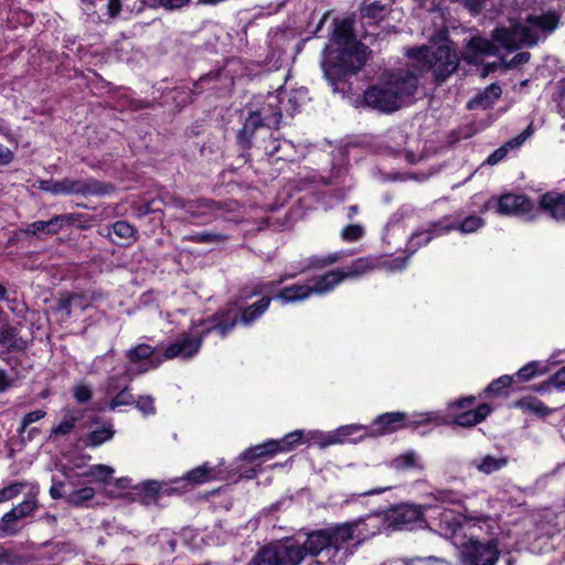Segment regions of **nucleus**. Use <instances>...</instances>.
<instances>
[{"label": "nucleus", "instance_id": "51", "mask_svg": "<svg viewBox=\"0 0 565 565\" xmlns=\"http://www.w3.org/2000/svg\"><path fill=\"white\" fill-rule=\"evenodd\" d=\"M135 404L143 415H152L156 412L154 399L149 395L140 396Z\"/></svg>", "mask_w": 565, "mask_h": 565}, {"label": "nucleus", "instance_id": "14", "mask_svg": "<svg viewBox=\"0 0 565 565\" xmlns=\"http://www.w3.org/2000/svg\"><path fill=\"white\" fill-rule=\"evenodd\" d=\"M132 371L126 370L121 375L110 376L104 387L105 396L108 399L107 408L116 411L121 406L135 404L134 395L130 393V375Z\"/></svg>", "mask_w": 565, "mask_h": 565}, {"label": "nucleus", "instance_id": "30", "mask_svg": "<svg viewBox=\"0 0 565 565\" xmlns=\"http://www.w3.org/2000/svg\"><path fill=\"white\" fill-rule=\"evenodd\" d=\"M363 431L365 436H367V426L360 424H351L341 426L334 433L323 437L320 441L322 446L334 445L339 443H343L349 436L352 434Z\"/></svg>", "mask_w": 565, "mask_h": 565}, {"label": "nucleus", "instance_id": "42", "mask_svg": "<svg viewBox=\"0 0 565 565\" xmlns=\"http://www.w3.org/2000/svg\"><path fill=\"white\" fill-rule=\"evenodd\" d=\"M520 408L541 415L546 416L552 413V409L548 408L546 405H544L540 399L536 397H524L516 404Z\"/></svg>", "mask_w": 565, "mask_h": 565}, {"label": "nucleus", "instance_id": "12", "mask_svg": "<svg viewBox=\"0 0 565 565\" xmlns=\"http://www.w3.org/2000/svg\"><path fill=\"white\" fill-rule=\"evenodd\" d=\"M484 210H494L500 215H513L526 220L535 217L534 204L525 195L516 193L492 196L484 203Z\"/></svg>", "mask_w": 565, "mask_h": 565}, {"label": "nucleus", "instance_id": "60", "mask_svg": "<svg viewBox=\"0 0 565 565\" xmlns=\"http://www.w3.org/2000/svg\"><path fill=\"white\" fill-rule=\"evenodd\" d=\"M294 275L288 276V278H292ZM287 277L280 278L277 282L269 281L255 287L253 295H259L262 292H271L278 285H280Z\"/></svg>", "mask_w": 565, "mask_h": 565}, {"label": "nucleus", "instance_id": "11", "mask_svg": "<svg viewBox=\"0 0 565 565\" xmlns=\"http://www.w3.org/2000/svg\"><path fill=\"white\" fill-rule=\"evenodd\" d=\"M39 189L54 195L60 194H83V195H99L108 191V186L100 183L95 179L74 180H41L39 181Z\"/></svg>", "mask_w": 565, "mask_h": 565}, {"label": "nucleus", "instance_id": "5", "mask_svg": "<svg viewBox=\"0 0 565 565\" xmlns=\"http://www.w3.org/2000/svg\"><path fill=\"white\" fill-rule=\"evenodd\" d=\"M433 498L436 503H426L427 524L438 525L443 535L452 539L454 544L459 545L476 525L470 522L462 523L460 513L447 508L446 504L460 505L463 497L451 490H439Z\"/></svg>", "mask_w": 565, "mask_h": 565}, {"label": "nucleus", "instance_id": "17", "mask_svg": "<svg viewBox=\"0 0 565 565\" xmlns=\"http://www.w3.org/2000/svg\"><path fill=\"white\" fill-rule=\"evenodd\" d=\"M361 525L362 523H345L337 526L330 534V545L332 546V557L337 559L340 552L348 556L352 553L347 547V544L351 541H355L356 544L361 543Z\"/></svg>", "mask_w": 565, "mask_h": 565}, {"label": "nucleus", "instance_id": "4", "mask_svg": "<svg viewBox=\"0 0 565 565\" xmlns=\"http://www.w3.org/2000/svg\"><path fill=\"white\" fill-rule=\"evenodd\" d=\"M237 321L238 312L234 308L218 312L213 321L193 326L191 332L183 333L178 340L167 345L162 353L163 359L193 358L200 351L204 335L216 331L221 337H225L236 326Z\"/></svg>", "mask_w": 565, "mask_h": 565}, {"label": "nucleus", "instance_id": "46", "mask_svg": "<svg viewBox=\"0 0 565 565\" xmlns=\"http://www.w3.org/2000/svg\"><path fill=\"white\" fill-rule=\"evenodd\" d=\"M114 436V431L109 428H100L93 430L86 438V445L90 447H97L103 443L110 440Z\"/></svg>", "mask_w": 565, "mask_h": 565}, {"label": "nucleus", "instance_id": "10", "mask_svg": "<svg viewBox=\"0 0 565 565\" xmlns=\"http://www.w3.org/2000/svg\"><path fill=\"white\" fill-rule=\"evenodd\" d=\"M255 558L257 565H299L303 548L292 539H286L263 547Z\"/></svg>", "mask_w": 565, "mask_h": 565}, {"label": "nucleus", "instance_id": "55", "mask_svg": "<svg viewBox=\"0 0 565 565\" xmlns=\"http://www.w3.org/2000/svg\"><path fill=\"white\" fill-rule=\"evenodd\" d=\"M512 384V377L509 375H503L499 377L498 380L491 382L487 388L486 392L488 393H500L502 388L509 387Z\"/></svg>", "mask_w": 565, "mask_h": 565}, {"label": "nucleus", "instance_id": "61", "mask_svg": "<svg viewBox=\"0 0 565 565\" xmlns=\"http://www.w3.org/2000/svg\"><path fill=\"white\" fill-rule=\"evenodd\" d=\"M71 301H73V309H78L81 311H84L90 306V299L83 294H73V299Z\"/></svg>", "mask_w": 565, "mask_h": 565}, {"label": "nucleus", "instance_id": "16", "mask_svg": "<svg viewBox=\"0 0 565 565\" xmlns=\"http://www.w3.org/2000/svg\"><path fill=\"white\" fill-rule=\"evenodd\" d=\"M154 353L156 349L146 343L138 344L127 351L126 356L131 364L127 370L132 371L130 375L134 376L150 369H156L162 362V359H157Z\"/></svg>", "mask_w": 565, "mask_h": 565}, {"label": "nucleus", "instance_id": "49", "mask_svg": "<svg viewBox=\"0 0 565 565\" xmlns=\"http://www.w3.org/2000/svg\"><path fill=\"white\" fill-rule=\"evenodd\" d=\"M363 235L364 228L360 224L348 225L341 231V238L345 242H356Z\"/></svg>", "mask_w": 565, "mask_h": 565}, {"label": "nucleus", "instance_id": "56", "mask_svg": "<svg viewBox=\"0 0 565 565\" xmlns=\"http://www.w3.org/2000/svg\"><path fill=\"white\" fill-rule=\"evenodd\" d=\"M76 418L73 416L65 417L54 429L55 435H67L75 426Z\"/></svg>", "mask_w": 565, "mask_h": 565}, {"label": "nucleus", "instance_id": "44", "mask_svg": "<svg viewBox=\"0 0 565 565\" xmlns=\"http://www.w3.org/2000/svg\"><path fill=\"white\" fill-rule=\"evenodd\" d=\"M380 514H374L373 516H369L365 520L356 521L355 523H362L361 525V542L365 539L374 535L381 527L382 519L379 516Z\"/></svg>", "mask_w": 565, "mask_h": 565}, {"label": "nucleus", "instance_id": "45", "mask_svg": "<svg viewBox=\"0 0 565 565\" xmlns=\"http://www.w3.org/2000/svg\"><path fill=\"white\" fill-rule=\"evenodd\" d=\"M380 514H374L373 516H369L365 520L356 521L355 523H362L361 525V542L365 539L374 535L381 527L382 519L379 516Z\"/></svg>", "mask_w": 565, "mask_h": 565}, {"label": "nucleus", "instance_id": "32", "mask_svg": "<svg viewBox=\"0 0 565 565\" xmlns=\"http://www.w3.org/2000/svg\"><path fill=\"white\" fill-rule=\"evenodd\" d=\"M343 281V276L340 270L329 271L321 277L315 279L313 284L310 285L312 292L317 295H324L334 289L340 282Z\"/></svg>", "mask_w": 565, "mask_h": 565}, {"label": "nucleus", "instance_id": "27", "mask_svg": "<svg viewBox=\"0 0 565 565\" xmlns=\"http://www.w3.org/2000/svg\"><path fill=\"white\" fill-rule=\"evenodd\" d=\"M491 411L492 408L489 404H481L476 409H467L455 415V423L459 426L471 427L481 423Z\"/></svg>", "mask_w": 565, "mask_h": 565}, {"label": "nucleus", "instance_id": "59", "mask_svg": "<svg viewBox=\"0 0 565 565\" xmlns=\"http://www.w3.org/2000/svg\"><path fill=\"white\" fill-rule=\"evenodd\" d=\"M536 370H537V363L531 362V363L524 365L522 369H520L519 372L516 373V375L520 379H522L523 381H529L535 375Z\"/></svg>", "mask_w": 565, "mask_h": 565}, {"label": "nucleus", "instance_id": "39", "mask_svg": "<svg viewBox=\"0 0 565 565\" xmlns=\"http://www.w3.org/2000/svg\"><path fill=\"white\" fill-rule=\"evenodd\" d=\"M96 491L92 487H84L77 490L70 491L66 495V502L74 507H82L87 501L92 500Z\"/></svg>", "mask_w": 565, "mask_h": 565}, {"label": "nucleus", "instance_id": "63", "mask_svg": "<svg viewBox=\"0 0 565 565\" xmlns=\"http://www.w3.org/2000/svg\"><path fill=\"white\" fill-rule=\"evenodd\" d=\"M460 3L468 9L471 13H479L484 4V0H459Z\"/></svg>", "mask_w": 565, "mask_h": 565}, {"label": "nucleus", "instance_id": "34", "mask_svg": "<svg viewBox=\"0 0 565 565\" xmlns=\"http://www.w3.org/2000/svg\"><path fill=\"white\" fill-rule=\"evenodd\" d=\"M507 465V457H493L490 455H487L481 458H476L471 461V466L484 475H490L492 472L499 471Z\"/></svg>", "mask_w": 565, "mask_h": 565}, {"label": "nucleus", "instance_id": "7", "mask_svg": "<svg viewBox=\"0 0 565 565\" xmlns=\"http://www.w3.org/2000/svg\"><path fill=\"white\" fill-rule=\"evenodd\" d=\"M284 94L268 93L255 96L248 105V117L239 137L249 142L257 129L277 128L282 118Z\"/></svg>", "mask_w": 565, "mask_h": 565}, {"label": "nucleus", "instance_id": "15", "mask_svg": "<svg viewBox=\"0 0 565 565\" xmlns=\"http://www.w3.org/2000/svg\"><path fill=\"white\" fill-rule=\"evenodd\" d=\"M386 515L391 525L398 530L427 524L426 503L423 505L403 503L392 508Z\"/></svg>", "mask_w": 565, "mask_h": 565}, {"label": "nucleus", "instance_id": "48", "mask_svg": "<svg viewBox=\"0 0 565 565\" xmlns=\"http://www.w3.org/2000/svg\"><path fill=\"white\" fill-rule=\"evenodd\" d=\"M225 236L212 232H200L184 237L185 241L201 244L218 243L225 241Z\"/></svg>", "mask_w": 565, "mask_h": 565}, {"label": "nucleus", "instance_id": "38", "mask_svg": "<svg viewBox=\"0 0 565 565\" xmlns=\"http://www.w3.org/2000/svg\"><path fill=\"white\" fill-rule=\"evenodd\" d=\"M387 13L388 9L386 8V6L382 4L379 1L364 4L361 9L362 18L375 23L383 20L387 15Z\"/></svg>", "mask_w": 565, "mask_h": 565}, {"label": "nucleus", "instance_id": "54", "mask_svg": "<svg viewBox=\"0 0 565 565\" xmlns=\"http://www.w3.org/2000/svg\"><path fill=\"white\" fill-rule=\"evenodd\" d=\"M73 395L78 403H86L92 398V388L86 384H77L73 388Z\"/></svg>", "mask_w": 565, "mask_h": 565}, {"label": "nucleus", "instance_id": "35", "mask_svg": "<svg viewBox=\"0 0 565 565\" xmlns=\"http://www.w3.org/2000/svg\"><path fill=\"white\" fill-rule=\"evenodd\" d=\"M375 267V260L372 258L363 257L354 260L351 265L345 268L339 269L344 279H355L366 273L371 271Z\"/></svg>", "mask_w": 565, "mask_h": 565}, {"label": "nucleus", "instance_id": "20", "mask_svg": "<svg viewBox=\"0 0 565 565\" xmlns=\"http://www.w3.org/2000/svg\"><path fill=\"white\" fill-rule=\"evenodd\" d=\"M302 438L301 430H295L290 434H287L281 440H269L262 445H257L254 448H249L244 452V458L247 460H253L255 458L273 455L278 451H288L294 445L300 441Z\"/></svg>", "mask_w": 565, "mask_h": 565}, {"label": "nucleus", "instance_id": "2", "mask_svg": "<svg viewBox=\"0 0 565 565\" xmlns=\"http://www.w3.org/2000/svg\"><path fill=\"white\" fill-rule=\"evenodd\" d=\"M418 87L417 77L407 70H397L384 75L377 84L370 86L363 95L367 107L381 113H393L413 97Z\"/></svg>", "mask_w": 565, "mask_h": 565}, {"label": "nucleus", "instance_id": "53", "mask_svg": "<svg viewBox=\"0 0 565 565\" xmlns=\"http://www.w3.org/2000/svg\"><path fill=\"white\" fill-rule=\"evenodd\" d=\"M135 490L140 493H145L142 502H146L147 499H152L156 497L159 491V484L156 481H147L138 487H135Z\"/></svg>", "mask_w": 565, "mask_h": 565}, {"label": "nucleus", "instance_id": "52", "mask_svg": "<svg viewBox=\"0 0 565 565\" xmlns=\"http://www.w3.org/2000/svg\"><path fill=\"white\" fill-rule=\"evenodd\" d=\"M45 414L46 413L42 409H36V411L25 414L21 420V425H20V429H19L20 434H23L26 430L28 426H30L32 423H35V422L44 418Z\"/></svg>", "mask_w": 565, "mask_h": 565}, {"label": "nucleus", "instance_id": "22", "mask_svg": "<svg viewBox=\"0 0 565 565\" xmlns=\"http://www.w3.org/2000/svg\"><path fill=\"white\" fill-rule=\"evenodd\" d=\"M276 93L284 94L282 115L286 114L290 117L309 99L308 89L305 87L288 89L286 86H279Z\"/></svg>", "mask_w": 565, "mask_h": 565}, {"label": "nucleus", "instance_id": "43", "mask_svg": "<svg viewBox=\"0 0 565 565\" xmlns=\"http://www.w3.org/2000/svg\"><path fill=\"white\" fill-rule=\"evenodd\" d=\"M468 49L476 54L494 55L497 52L495 45L487 39L476 36L468 43Z\"/></svg>", "mask_w": 565, "mask_h": 565}, {"label": "nucleus", "instance_id": "37", "mask_svg": "<svg viewBox=\"0 0 565 565\" xmlns=\"http://www.w3.org/2000/svg\"><path fill=\"white\" fill-rule=\"evenodd\" d=\"M216 478V470L209 466V463H204L200 467L192 469L186 475V480L192 484H200L213 480Z\"/></svg>", "mask_w": 565, "mask_h": 565}, {"label": "nucleus", "instance_id": "13", "mask_svg": "<svg viewBox=\"0 0 565 565\" xmlns=\"http://www.w3.org/2000/svg\"><path fill=\"white\" fill-rule=\"evenodd\" d=\"M470 537L459 542L463 561L469 565H494L499 558V551L492 541L481 542L475 539V530L469 533Z\"/></svg>", "mask_w": 565, "mask_h": 565}, {"label": "nucleus", "instance_id": "33", "mask_svg": "<svg viewBox=\"0 0 565 565\" xmlns=\"http://www.w3.org/2000/svg\"><path fill=\"white\" fill-rule=\"evenodd\" d=\"M270 297L264 296L254 305L244 308L241 312L239 321L245 326L252 324L255 320H257L260 316H263L266 312L270 305Z\"/></svg>", "mask_w": 565, "mask_h": 565}, {"label": "nucleus", "instance_id": "36", "mask_svg": "<svg viewBox=\"0 0 565 565\" xmlns=\"http://www.w3.org/2000/svg\"><path fill=\"white\" fill-rule=\"evenodd\" d=\"M113 233L122 241V244L130 245L138 238V232L130 223L117 221L113 225Z\"/></svg>", "mask_w": 565, "mask_h": 565}, {"label": "nucleus", "instance_id": "40", "mask_svg": "<svg viewBox=\"0 0 565 565\" xmlns=\"http://www.w3.org/2000/svg\"><path fill=\"white\" fill-rule=\"evenodd\" d=\"M114 473V469L107 465H94L83 472V477L89 478L93 481L108 483Z\"/></svg>", "mask_w": 565, "mask_h": 565}, {"label": "nucleus", "instance_id": "64", "mask_svg": "<svg viewBox=\"0 0 565 565\" xmlns=\"http://www.w3.org/2000/svg\"><path fill=\"white\" fill-rule=\"evenodd\" d=\"M552 383L557 388L565 387V366L558 370L552 377Z\"/></svg>", "mask_w": 565, "mask_h": 565}, {"label": "nucleus", "instance_id": "3", "mask_svg": "<svg viewBox=\"0 0 565 565\" xmlns=\"http://www.w3.org/2000/svg\"><path fill=\"white\" fill-rule=\"evenodd\" d=\"M559 14L556 11L532 12L510 29L493 31V39L507 50H516L521 45L533 46L556 30Z\"/></svg>", "mask_w": 565, "mask_h": 565}, {"label": "nucleus", "instance_id": "62", "mask_svg": "<svg viewBox=\"0 0 565 565\" xmlns=\"http://www.w3.org/2000/svg\"><path fill=\"white\" fill-rule=\"evenodd\" d=\"M530 57L531 55L529 52L518 53L509 62H507V67L512 68L525 64L529 62Z\"/></svg>", "mask_w": 565, "mask_h": 565}, {"label": "nucleus", "instance_id": "19", "mask_svg": "<svg viewBox=\"0 0 565 565\" xmlns=\"http://www.w3.org/2000/svg\"><path fill=\"white\" fill-rule=\"evenodd\" d=\"M303 548V556H326L327 561L324 564H335L337 559L332 557V546L330 545V534L326 531H317L308 534L303 544H300ZM322 561L315 562L310 565H322Z\"/></svg>", "mask_w": 565, "mask_h": 565}, {"label": "nucleus", "instance_id": "25", "mask_svg": "<svg viewBox=\"0 0 565 565\" xmlns=\"http://www.w3.org/2000/svg\"><path fill=\"white\" fill-rule=\"evenodd\" d=\"M502 89L497 84H491L482 92L478 93L468 102L469 109H487L493 106L495 100L501 96Z\"/></svg>", "mask_w": 565, "mask_h": 565}, {"label": "nucleus", "instance_id": "21", "mask_svg": "<svg viewBox=\"0 0 565 565\" xmlns=\"http://www.w3.org/2000/svg\"><path fill=\"white\" fill-rule=\"evenodd\" d=\"M77 220L76 214H61L55 215L49 221H36L28 224L24 233L28 235H36L39 233H46L49 235L56 234L64 226L72 224Z\"/></svg>", "mask_w": 565, "mask_h": 565}, {"label": "nucleus", "instance_id": "29", "mask_svg": "<svg viewBox=\"0 0 565 565\" xmlns=\"http://www.w3.org/2000/svg\"><path fill=\"white\" fill-rule=\"evenodd\" d=\"M264 142V150L268 157H277L279 160H287L291 158L294 145L290 141L280 140L270 135V138Z\"/></svg>", "mask_w": 565, "mask_h": 565}, {"label": "nucleus", "instance_id": "18", "mask_svg": "<svg viewBox=\"0 0 565 565\" xmlns=\"http://www.w3.org/2000/svg\"><path fill=\"white\" fill-rule=\"evenodd\" d=\"M38 508L35 495H28L20 504L7 512L0 520L1 537L13 536L19 532V527L14 524Z\"/></svg>", "mask_w": 565, "mask_h": 565}, {"label": "nucleus", "instance_id": "31", "mask_svg": "<svg viewBox=\"0 0 565 565\" xmlns=\"http://www.w3.org/2000/svg\"><path fill=\"white\" fill-rule=\"evenodd\" d=\"M214 206L215 203L213 201L205 199L188 202L183 205V209L188 214L184 220L190 223L194 220H202L203 217H206L212 210H214Z\"/></svg>", "mask_w": 565, "mask_h": 565}, {"label": "nucleus", "instance_id": "41", "mask_svg": "<svg viewBox=\"0 0 565 565\" xmlns=\"http://www.w3.org/2000/svg\"><path fill=\"white\" fill-rule=\"evenodd\" d=\"M0 344L8 349L22 348V341L18 337V332L14 327L4 326L0 329Z\"/></svg>", "mask_w": 565, "mask_h": 565}, {"label": "nucleus", "instance_id": "9", "mask_svg": "<svg viewBox=\"0 0 565 565\" xmlns=\"http://www.w3.org/2000/svg\"><path fill=\"white\" fill-rule=\"evenodd\" d=\"M437 417V414L433 412L413 414L411 416L403 412L384 413L379 415L372 424L367 426V436H383L404 427L415 428L435 422Z\"/></svg>", "mask_w": 565, "mask_h": 565}, {"label": "nucleus", "instance_id": "58", "mask_svg": "<svg viewBox=\"0 0 565 565\" xmlns=\"http://www.w3.org/2000/svg\"><path fill=\"white\" fill-rule=\"evenodd\" d=\"M72 299L73 294H63L57 301L56 309L58 311L65 312V315L70 317L73 310V301H71Z\"/></svg>", "mask_w": 565, "mask_h": 565}, {"label": "nucleus", "instance_id": "50", "mask_svg": "<svg viewBox=\"0 0 565 565\" xmlns=\"http://www.w3.org/2000/svg\"><path fill=\"white\" fill-rule=\"evenodd\" d=\"M24 487L22 482L11 483L8 487L0 489V503L12 500L19 495Z\"/></svg>", "mask_w": 565, "mask_h": 565}, {"label": "nucleus", "instance_id": "23", "mask_svg": "<svg viewBox=\"0 0 565 565\" xmlns=\"http://www.w3.org/2000/svg\"><path fill=\"white\" fill-rule=\"evenodd\" d=\"M540 209L557 222H565V194L548 192L541 196Z\"/></svg>", "mask_w": 565, "mask_h": 565}, {"label": "nucleus", "instance_id": "24", "mask_svg": "<svg viewBox=\"0 0 565 565\" xmlns=\"http://www.w3.org/2000/svg\"><path fill=\"white\" fill-rule=\"evenodd\" d=\"M533 134L532 125L527 126V128L521 132L515 138L509 140L503 146L494 150L486 160V162L490 166H494L502 161L511 149L519 148L529 137Z\"/></svg>", "mask_w": 565, "mask_h": 565}, {"label": "nucleus", "instance_id": "1", "mask_svg": "<svg viewBox=\"0 0 565 565\" xmlns=\"http://www.w3.org/2000/svg\"><path fill=\"white\" fill-rule=\"evenodd\" d=\"M323 52L321 66L330 81L356 73L369 56L367 47L355 40L352 23L348 20L335 24L331 43L324 47Z\"/></svg>", "mask_w": 565, "mask_h": 565}, {"label": "nucleus", "instance_id": "57", "mask_svg": "<svg viewBox=\"0 0 565 565\" xmlns=\"http://www.w3.org/2000/svg\"><path fill=\"white\" fill-rule=\"evenodd\" d=\"M157 6L164 8L166 10L173 11L179 10L188 6L191 0H153Z\"/></svg>", "mask_w": 565, "mask_h": 565}, {"label": "nucleus", "instance_id": "47", "mask_svg": "<svg viewBox=\"0 0 565 565\" xmlns=\"http://www.w3.org/2000/svg\"><path fill=\"white\" fill-rule=\"evenodd\" d=\"M341 259L340 253L328 254L324 257L312 256L308 259V264L306 268H323L326 266L332 265Z\"/></svg>", "mask_w": 565, "mask_h": 565}, {"label": "nucleus", "instance_id": "8", "mask_svg": "<svg viewBox=\"0 0 565 565\" xmlns=\"http://www.w3.org/2000/svg\"><path fill=\"white\" fill-rule=\"evenodd\" d=\"M484 221L476 215L466 217L459 226L450 216L431 223L428 228L415 232L408 241V249L415 252L423 245L428 244L433 238L447 234L448 232L459 228L465 234H470L482 227Z\"/></svg>", "mask_w": 565, "mask_h": 565}, {"label": "nucleus", "instance_id": "26", "mask_svg": "<svg viewBox=\"0 0 565 565\" xmlns=\"http://www.w3.org/2000/svg\"><path fill=\"white\" fill-rule=\"evenodd\" d=\"M388 466L390 468L398 472L412 470L422 471L424 469V465L420 460V457L414 450H409L399 456H396L390 461Z\"/></svg>", "mask_w": 565, "mask_h": 565}, {"label": "nucleus", "instance_id": "6", "mask_svg": "<svg viewBox=\"0 0 565 565\" xmlns=\"http://www.w3.org/2000/svg\"><path fill=\"white\" fill-rule=\"evenodd\" d=\"M407 56L414 68L420 73L431 72L439 83L446 81L459 66V56L448 43L413 47L408 50Z\"/></svg>", "mask_w": 565, "mask_h": 565}, {"label": "nucleus", "instance_id": "28", "mask_svg": "<svg viewBox=\"0 0 565 565\" xmlns=\"http://www.w3.org/2000/svg\"><path fill=\"white\" fill-rule=\"evenodd\" d=\"M310 285L295 284L282 288L277 295L276 299L282 303L299 302L303 301L312 295Z\"/></svg>", "mask_w": 565, "mask_h": 565}]
</instances>
